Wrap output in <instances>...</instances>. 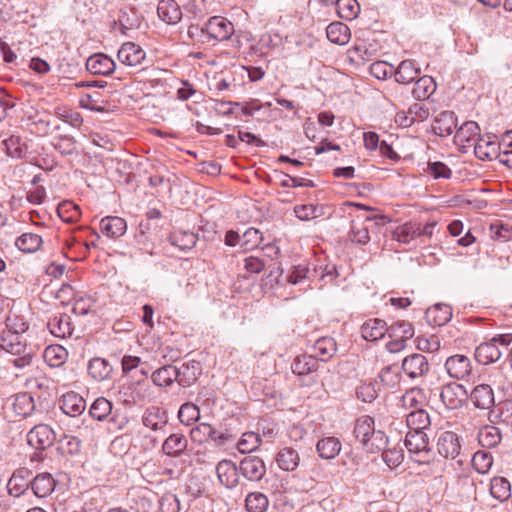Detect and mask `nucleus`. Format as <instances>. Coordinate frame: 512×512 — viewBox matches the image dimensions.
Wrapping results in <instances>:
<instances>
[{"label":"nucleus","instance_id":"nucleus-1","mask_svg":"<svg viewBox=\"0 0 512 512\" xmlns=\"http://www.w3.org/2000/svg\"><path fill=\"white\" fill-rule=\"evenodd\" d=\"M1 352L12 356L8 361L16 368L23 369L32 364V349L27 347L22 335L17 331L5 330L0 334Z\"/></svg>","mask_w":512,"mask_h":512},{"label":"nucleus","instance_id":"nucleus-2","mask_svg":"<svg viewBox=\"0 0 512 512\" xmlns=\"http://www.w3.org/2000/svg\"><path fill=\"white\" fill-rule=\"evenodd\" d=\"M354 436L368 453H377L388 445V437L374 427V419L368 415L359 417L354 426Z\"/></svg>","mask_w":512,"mask_h":512},{"label":"nucleus","instance_id":"nucleus-3","mask_svg":"<svg viewBox=\"0 0 512 512\" xmlns=\"http://www.w3.org/2000/svg\"><path fill=\"white\" fill-rule=\"evenodd\" d=\"M405 446L412 460L419 464L429 463L433 456L429 438L424 431H408Z\"/></svg>","mask_w":512,"mask_h":512},{"label":"nucleus","instance_id":"nucleus-4","mask_svg":"<svg viewBox=\"0 0 512 512\" xmlns=\"http://www.w3.org/2000/svg\"><path fill=\"white\" fill-rule=\"evenodd\" d=\"M388 222L385 215H365L363 217L357 215L352 220L349 238L352 242L365 245L370 241L369 230L373 225H384Z\"/></svg>","mask_w":512,"mask_h":512},{"label":"nucleus","instance_id":"nucleus-5","mask_svg":"<svg viewBox=\"0 0 512 512\" xmlns=\"http://www.w3.org/2000/svg\"><path fill=\"white\" fill-rule=\"evenodd\" d=\"M401 370L410 380L422 382L430 372V364L423 354L412 353L402 360Z\"/></svg>","mask_w":512,"mask_h":512},{"label":"nucleus","instance_id":"nucleus-6","mask_svg":"<svg viewBox=\"0 0 512 512\" xmlns=\"http://www.w3.org/2000/svg\"><path fill=\"white\" fill-rule=\"evenodd\" d=\"M240 475L248 481H260L266 474L264 461L258 456H246L239 463Z\"/></svg>","mask_w":512,"mask_h":512},{"label":"nucleus","instance_id":"nucleus-7","mask_svg":"<svg viewBox=\"0 0 512 512\" xmlns=\"http://www.w3.org/2000/svg\"><path fill=\"white\" fill-rule=\"evenodd\" d=\"M218 481L227 489L235 488L239 483V465L228 459L219 461L215 468Z\"/></svg>","mask_w":512,"mask_h":512},{"label":"nucleus","instance_id":"nucleus-8","mask_svg":"<svg viewBox=\"0 0 512 512\" xmlns=\"http://www.w3.org/2000/svg\"><path fill=\"white\" fill-rule=\"evenodd\" d=\"M54 440V431L45 424L34 426L27 434L28 444L37 450H45L53 444Z\"/></svg>","mask_w":512,"mask_h":512},{"label":"nucleus","instance_id":"nucleus-9","mask_svg":"<svg viewBox=\"0 0 512 512\" xmlns=\"http://www.w3.org/2000/svg\"><path fill=\"white\" fill-rule=\"evenodd\" d=\"M117 58L126 66L136 67L145 60L146 52L134 42H125L119 48Z\"/></svg>","mask_w":512,"mask_h":512},{"label":"nucleus","instance_id":"nucleus-10","mask_svg":"<svg viewBox=\"0 0 512 512\" xmlns=\"http://www.w3.org/2000/svg\"><path fill=\"white\" fill-rule=\"evenodd\" d=\"M438 453L444 458L455 459L461 450L459 437L455 432H441L437 439Z\"/></svg>","mask_w":512,"mask_h":512},{"label":"nucleus","instance_id":"nucleus-11","mask_svg":"<svg viewBox=\"0 0 512 512\" xmlns=\"http://www.w3.org/2000/svg\"><path fill=\"white\" fill-rule=\"evenodd\" d=\"M86 69L91 74L108 76L116 69L114 60L104 53H95L86 60Z\"/></svg>","mask_w":512,"mask_h":512},{"label":"nucleus","instance_id":"nucleus-12","mask_svg":"<svg viewBox=\"0 0 512 512\" xmlns=\"http://www.w3.org/2000/svg\"><path fill=\"white\" fill-rule=\"evenodd\" d=\"M206 24L210 41H224L229 39L234 33L233 24L220 16L211 17Z\"/></svg>","mask_w":512,"mask_h":512},{"label":"nucleus","instance_id":"nucleus-13","mask_svg":"<svg viewBox=\"0 0 512 512\" xmlns=\"http://www.w3.org/2000/svg\"><path fill=\"white\" fill-rule=\"evenodd\" d=\"M445 369L451 378L462 380L472 371L471 361L465 355L456 354L447 358Z\"/></svg>","mask_w":512,"mask_h":512},{"label":"nucleus","instance_id":"nucleus-14","mask_svg":"<svg viewBox=\"0 0 512 512\" xmlns=\"http://www.w3.org/2000/svg\"><path fill=\"white\" fill-rule=\"evenodd\" d=\"M499 149L495 135L479 136L474 145L475 156L480 160H492L500 157Z\"/></svg>","mask_w":512,"mask_h":512},{"label":"nucleus","instance_id":"nucleus-15","mask_svg":"<svg viewBox=\"0 0 512 512\" xmlns=\"http://www.w3.org/2000/svg\"><path fill=\"white\" fill-rule=\"evenodd\" d=\"M466 391L458 383H449L441 389L440 398L448 409H457L462 406Z\"/></svg>","mask_w":512,"mask_h":512},{"label":"nucleus","instance_id":"nucleus-16","mask_svg":"<svg viewBox=\"0 0 512 512\" xmlns=\"http://www.w3.org/2000/svg\"><path fill=\"white\" fill-rule=\"evenodd\" d=\"M31 475L32 471L29 468L20 467L16 469L7 484L9 494L14 497L23 495L30 486L28 480Z\"/></svg>","mask_w":512,"mask_h":512},{"label":"nucleus","instance_id":"nucleus-17","mask_svg":"<svg viewBox=\"0 0 512 512\" xmlns=\"http://www.w3.org/2000/svg\"><path fill=\"white\" fill-rule=\"evenodd\" d=\"M470 399L478 409L491 410L495 405L494 392L488 384H480L474 387Z\"/></svg>","mask_w":512,"mask_h":512},{"label":"nucleus","instance_id":"nucleus-18","mask_svg":"<svg viewBox=\"0 0 512 512\" xmlns=\"http://www.w3.org/2000/svg\"><path fill=\"white\" fill-rule=\"evenodd\" d=\"M503 350L492 339L489 342L481 343L475 349V359L482 365H488L498 361Z\"/></svg>","mask_w":512,"mask_h":512},{"label":"nucleus","instance_id":"nucleus-19","mask_svg":"<svg viewBox=\"0 0 512 512\" xmlns=\"http://www.w3.org/2000/svg\"><path fill=\"white\" fill-rule=\"evenodd\" d=\"M60 408L66 415L76 417L84 412L86 402L79 394L71 391L61 397Z\"/></svg>","mask_w":512,"mask_h":512},{"label":"nucleus","instance_id":"nucleus-20","mask_svg":"<svg viewBox=\"0 0 512 512\" xmlns=\"http://www.w3.org/2000/svg\"><path fill=\"white\" fill-rule=\"evenodd\" d=\"M200 372L201 367L199 362L192 360L183 363L180 367H176V382L182 387H189L197 380Z\"/></svg>","mask_w":512,"mask_h":512},{"label":"nucleus","instance_id":"nucleus-21","mask_svg":"<svg viewBox=\"0 0 512 512\" xmlns=\"http://www.w3.org/2000/svg\"><path fill=\"white\" fill-rule=\"evenodd\" d=\"M56 481L50 473H40L30 481L33 494L38 498L49 496L55 489Z\"/></svg>","mask_w":512,"mask_h":512},{"label":"nucleus","instance_id":"nucleus-22","mask_svg":"<svg viewBox=\"0 0 512 512\" xmlns=\"http://www.w3.org/2000/svg\"><path fill=\"white\" fill-rule=\"evenodd\" d=\"M101 232L109 238H119L127 230L126 221L118 216H106L100 221Z\"/></svg>","mask_w":512,"mask_h":512},{"label":"nucleus","instance_id":"nucleus-23","mask_svg":"<svg viewBox=\"0 0 512 512\" xmlns=\"http://www.w3.org/2000/svg\"><path fill=\"white\" fill-rule=\"evenodd\" d=\"M388 331L386 322L379 318L369 319L361 326V335L367 341L382 339Z\"/></svg>","mask_w":512,"mask_h":512},{"label":"nucleus","instance_id":"nucleus-24","mask_svg":"<svg viewBox=\"0 0 512 512\" xmlns=\"http://www.w3.org/2000/svg\"><path fill=\"white\" fill-rule=\"evenodd\" d=\"M47 327L52 335L59 338L71 336L73 332L71 318L64 313H59L51 317L47 323Z\"/></svg>","mask_w":512,"mask_h":512},{"label":"nucleus","instance_id":"nucleus-25","mask_svg":"<svg viewBox=\"0 0 512 512\" xmlns=\"http://www.w3.org/2000/svg\"><path fill=\"white\" fill-rule=\"evenodd\" d=\"M159 18L169 25L178 23L182 18V12L175 0H161L157 6Z\"/></svg>","mask_w":512,"mask_h":512},{"label":"nucleus","instance_id":"nucleus-26","mask_svg":"<svg viewBox=\"0 0 512 512\" xmlns=\"http://www.w3.org/2000/svg\"><path fill=\"white\" fill-rule=\"evenodd\" d=\"M451 317L452 308L442 303L429 307L425 312L427 322L433 326H443L450 321Z\"/></svg>","mask_w":512,"mask_h":512},{"label":"nucleus","instance_id":"nucleus-27","mask_svg":"<svg viewBox=\"0 0 512 512\" xmlns=\"http://www.w3.org/2000/svg\"><path fill=\"white\" fill-rule=\"evenodd\" d=\"M188 440L180 433L169 435L162 444V451L170 457H180L187 449Z\"/></svg>","mask_w":512,"mask_h":512},{"label":"nucleus","instance_id":"nucleus-28","mask_svg":"<svg viewBox=\"0 0 512 512\" xmlns=\"http://www.w3.org/2000/svg\"><path fill=\"white\" fill-rule=\"evenodd\" d=\"M278 467L287 472L295 471L300 464V456L297 450L292 447L280 449L275 457Z\"/></svg>","mask_w":512,"mask_h":512},{"label":"nucleus","instance_id":"nucleus-29","mask_svg":"<svg viewBox=\"0 0 512 512\" xmlns=\"http://www.w3.org/2000/svg\"><path fill=\"white\" fill-rule=\"evenodd\" d=\"M457 126L456 117L452 111L440 112L434 120L433 131L436 135L447 137L453 133Z\"/></svg>","mask_w":512,"mask_h":512},{"label":"nucleus","instance_id":"nucleus-30","mask_svg":"<svg viewBox=\"0 0 512 512\" xmlns=\"http://www.w3.org/2000/svg\"><path fill=\"white\" fill-rule=\"evenodd\" d=\"M395 80L400 84H409L416 80L420 75V68L413 60H403L394 69Z\"/></svg>","mask_w":512,"mask_h":512},{"label":"nucleus","instance_id":"nucleus-31","mask_svg":"<svg viewBox=\"0 0 512 512\" xmlns=\"http://www.w3.org/2000/svg\"><path fill=\"white\" fill-rule=\"evenodd\" d=\"M113 367L108 360L95 357L89 361L88 373L96 381H104L111 377Z\"/></svg>","mask_w":512,"mask_h":512},{"label":"nucleus","instance_id":"nucleus-32","mask_svg":"<svg viewBox=\"0 0 512 512\" xmlns=\"http://www.w3.org/2000/svg\"><path fill=\"white\" fill-rule=\"evenodd\" d=\"M167 422L166 412L156 407L147 409L142 417L143 425L154 431L162 430L167 425Z\"/></svg>","mask_w":512,"mask_h":512},{"label":"nucleus","instance_id":"nucleus-33","mask_svg":"<svg viewBox=\"0 0 512 512\" xmlns=\"http://www.w3.org/2000/svg\"><path fill=\"white\" fill-rule=\"evenodd\" d=\"M341 442L336 437H325L316 444V450L323 459H334L341 451Z\"/></svg>","mask_w":512,"mask_h":512},{"label":"nucleus","instance_id":"nucleus-34","mask_svg":"<svg viewBox=\"0 0 512 512\" xmlns=\"http://www.w3.org/2000/svg\"><path fill=\"white\" fill-rule=\"evenodd\" d=\"M436 90V83L431 76L418 77L412 89V95L416 100L428 99Z\"/></svg>","mask_w":512,"mask_h":512},{"label":"nucleus","instance_id":"nucleus-35","mask_svg":"<svg viewBox=\"0 0 512 512\" xmlns=\"http://www.w3.org/2000/svg\"><path fill=\"white\" fill-rule=\"evenodd\" d=\"M326 35L330 42L344 45L350 39V29L341 22H332L326 28Z\"/></svg>","mask_w":512,"mask_h":512},{"label":"nucleus","instance_id":"nucleus-36","mask_svg":"<svg viewBox=\"0 0 512 512\" xmlns=\"http://www.w3.org/2000/svg\"><path fill=\"white\" fill-rule=\"evenodd\" d=\"M406 423L409 431H424L430 426L429 414L424 409L411 411L406 416Z\"/></svg>","mask_w":512,"mask_h":512},{"label":"nucleus","instance_id":"nucleus-37","mask_svg":"<svg viewBox=\"0 0 512 512\" xmlns=\"http://www.w3.org/2000/svg\"><path fill=\"white\" fill-rule=\"evenodd\" d=\"M197 240V234L191 231H174L169 236L170 243L183 251L192 249Z\"/></svg>","mask_w":512,"mask_h":512},{"label":"nucleus","instance_id":"nucleus-38","mask_svg":"<svg viewBox=\"0 0 512 512\" xmlns=\"http://www.w3.org/2000/svg\"><path fill=\"white\" fill-rule=\"evenodd\" d=\"M8 156L12 158H23L28 150L26 142L16 135H12L2 142Z\"/></svg>","mask_w":512,"mask_h":512},{"label":"nucleus","instance_id":"nucleus-39","mask_svg":"<svg viewBox=\"0 0 512 512\" xmlns=\"http://www.w3.org/2000/svg\"><path fill=\"white\" fill-rule=\"evenodd\" d=\"M12 406L14 412L22 417H27L31 415V413L35 409L33 397L26 392L15 395Z\"/></svg>","mask_w":512,"mask_h":512},{"label":"nucleus","instance_id":"nucleus-40","mask_svg":"<svg viewBox=\"0 0 512 512\" xmlns=\"http://www.w3.org/2000/svg\"><path fill=\"white\" fill-rule=\"evenodd\" d=\"M153 383L159 387L170 386L177 379L176 366L165 365L152 373Z\"/></svg>","mask_w":512,"mask_h":512},{"label":"nucleus","instance_id":"nucleus-41","mask_svg":"<svg viewBox=\"0 0 512 512\" xmlns=\"http://www.w3.org/2000/svg\"><path fill=\"white\" fill-rule=\"evenodd\" d=\"M68 352L61 345H51L44 350V360L51 367H60L67 359Z\"/></svg>","mask_w":512,"mask_h":512},{"label":"nucleus","instance_id":"nucleus-42","mask_svg":"<svg viewBox=\"0 0 512 512\" xmlns=\"http://www.w3.org/2000/svg\"><path fill=\"white\" fill-rule=\"evenodd\" d=\"M336 351V344L332 338H320L313 346V356L315 359L326 361L331 358Z\"/></svg>","mask_w":512,"mask_h":512},{"label":"nucleus","instance_id":"nucleus-43","mask_svg":"<svg viewBox=\"0 0 512 512\" xmlns=\"http://www.w3.org/2000/svg\"><path fill=\"white\" fill-rule=\"evenodd\" d=\"M317 367L318 361L312 354L297 356L292 363V371L298 375H306L312 371H316Z\"/></svg>","mask_w":512,"mask_h":512},{"label":"nucleus","instance_id":"nucleus-44","mask_svg":"<svg viewBox=\"0 0 512 512\" xmlns=\"http://www.w3.org/2000/svg\"><path fill=\"white\" fill-rule=\"evenodd\" d=\"M311 273H316L318 280L322 282L319 288H322L324 285L331 283L338 275L336 266L330 263H324L320 260L318 264L313 265L311 268Z\"/></svg>","mask_w":512,"mask_h":512},{"label":"nucleus","instance_id":"nucleus-45","mask_svg":"<svg viewBox=\"0 0 512 512\" xmlns=\"http://www.w3.org/2000/svg\"><path fill=\"white\" fill-rule=\"evenodd\" d=\"M42 244V238L38 234L34 233H23L16 241V247L25 253L36 252Z\"/></svg>","mask_w":512,"mask_h":512},{"label":"nucleus","instance_id":"nucleus-46","mask_svg":"<svg viewBox=\"0 0 512 512\" xmlns=\"http://www.w3.org/2000/svg\"><path fill=\"white\" fill-rule=\"evenodd\" d=\"M501 441L500 430L495 426H485L478 433V442L484 448H493Z\"/></svg>","mask_w":512,"mask_h":512},{"label":"nucleus","instance_id":"nucleus-47","mask_svg":"<svg viewBox=\"0 0 512 512\" xmlns=\"http://www.w3.org/2000/svg\"><path fill=\"white\" fill-rule=\"evenodd\" d=\"M480 136V127L474 121H467L456 131L455 140L460 143H468L477 140Z\"/></svg>","mask_w":512,"mask_h":512},{"label":"nucleus","instance_id":"nucleus-48","mask_svg":"<svg viewBox=\"0 0 512 512\" xmlns=\"http://www.w3.org/2000/svg\"><path fill=\"white\" fill-rule=\"evenodd\" d=\"M490 493L501 502L509 499L511 496L510 482L504 477L493 478L491 480Z\"/></svg>","mask_w":512,"mask_h":512},{"label":"nucleus","instance_id":"nucleus-49","mask_svg":"<svg viewBox=\"0 0 512 512\" xmlns=\"http://www.w3.org/2000/svg\"><path fill=\"white\" fill-rule=\"evenodd\" d=\"M245 506L248 512H265L269 506V500L261 492H251L246 496Z\"/></svg>","mask_w":512,"mask_h":512},{"label":"nucleus","instance_id":"nucleus-50","mask_svg":"<svg viewBox=\"0 0 512 512\" xmlns=\"http://www.w3.org/2000/svg\"><path fill=\"white\" fill-rule=\"evenodd\" d=\"M390 338H397L407 342L414 336V328L411 323L398 321L388 327L387 331Z\"/></svg>","mask_w":512,"mask_h":512},{"label":"nucleus","instance_id":"nucleus-51","mask_svg":"<svg viewBox=\"0 0 512 512\" xmlns=\"http://www.w3.org/2000/svg\"><path fill=\"white\" fill-rule=\"evenodd\" d=\"M324 206L302 204L294 207V213L302 221H309L324 215Z\"/></svg>","mask_w":512,"mask_h":512},{"label":"nucleus","instance_id":"nucleus-52","mask_svg":"<svg viewBox=\"0 0 512 512\" xmlns=\"http://www.w3.org/2000/svg\"><path fill=\"white\" fill-rule=\"evenodd\" d=\"M417 229V223L407 222L396 228L394 231V238L399 242L408 244L419 237L420 232Z\"/></svg>","mask_w":512,"mask_h":512},{"label":"nucleus","instance_id":"nucleus-53","mask_svg":"<svg viewBox=\"0 0 512 512\" xmlns=\"http://www.w3.org/2000/svg\"><path fill=\"white\" fill-rule=\"evenodd\" d=\"M336 8L339 16L345 20H352L360 12V5L357 0H336Z\"/></svg>","mask_w":512,"mask_h":512},{"label":"nucleus","instance_id":"nucleus-54","mask_svg":"<svg viewBox=\"0 0 512 512\" xmlns=\"http://www.w3.org/2000/svg\"><path fill=\"white\" fill-rule=\"evenodd\" d=\"M58 216L67 223H72L77 221L80 216V208L74 204L72 201H64L60 203L57 207Z\"/></svg>","mask_w":512,"mask_h":512},{"label":"nucleus","instance_id":"nucleus-55","mask_svg":"<svg viewBox=\"0 0 512 512\" xmlns=\"http://www.w3.org/2000/svg\"><path fill=\"white\" fill-rule=\"evenodd\" d=\"M112 411V404L104 397L97 398L89 409V414L93 419L103 421Z\"/></svg>","mask_w":512,"mask_h":512},{"label":"nucleus","instance_id":"nucleus-56","mask_svg":"<svg viewBox=\"0 0 512 512\" xmlns=\"http://www.w3.org/2000/svg\"><path fill=\"white\" fill-rule=\"evenodd\" d=\"M424 400L423 390L420 388H412L402 396V406L406 409H422V403Z\"/></svg>","mask_w":512,"mask_h":512},{"label":"nucleus","instance_id":"nucleus-57","mask_svg":"<svg viewBox=\"0 0 512 512\" xmlns=\"http://www.w3.org/2000/svg\"><path fill=\"white\" fill-rule=\"evenodd\" d=\"M200 417L198 406L191 402H186L181 405L178 411V418L184 425L190 426Z\"/></svg>","mask_w":512,"mask_h":512},{"label":"nucleus","instance_id":"nucleus-58","mask_svg":"<svg viewBox=\"0 0 512 512\" xmlns=\"http://www.w3.org/2000/svg\"><path fill=\"white\" fill-rule=\"evenodd\" d=\"M262 240V233L258 229L250 227L241 235L240 247L244 250H252L258 247Z\"/></svg>","mask_w":512,"mask_h":512},{"label":"nucleus","instance_id":"nucleus-59","mask_svg":"<svg viewBox=\"0 0 512 512\" xmlns=\"http://www.w3.org/2000/svg\"><path fill=\"white\" fill-rule=\"evenodd\" d=\"M190 437L193 442L204 443L215 437V429L207 423H200L190 431Z\"/></svg>","mask_w":512,"mask_h":512},{"label":"nucleus","instance_id":"nucleus-60","mask_svg":"<svg viewBox=\"0 0 512 512\" xmlns=\"http://www.w3.org/2000/svg\"><path fill=\"white\" fill-rule=\"evenodd\" d=\"M472 464L477 472L484 474L491 468L493 457L489 452L480 450L474 453Z\"/></svg>","mask_w":512,"mask_h":512},{"label":"nucleus","instance_id":"nucleus-61","mask_svg":"<svg viewBox=\"0 0 512 512\" xmlns=\"http://www.w3.org/2000/svg\"><path fill=\"white\" fill-rule=\"evenodd\" d=\"M260 436L254 432H247L242 435L237 443V448L241 453H250L260 445Z\"/></svg>","mask_w":512,"mask_h":512},{"label":"nucleus","instance_id":"nucleus-62","mask_svg":"<svg viewBox=\"0 0 512 512\" xmlns=\"http://www.w3.org/2000/svg\"><path fill=\"white\" fill-rule=\"evenodd\" d=\"M381 382L390 388H394L400 382V374L396 366L389 365L384 367L379 373Z\"/></svg>","mask_w":512,"mask_h":512},{"label":"nucleus","instance_id":"nucleus-63","mask_svg":"<svg viewBox=\"0 0 512 512\" xmlns=\"http://www.w3.org/2000/svg\"><path fill=\"white\" fill-rule=\"evenodd\" d=\"M490 236L493 240L508 242L512 240V226L503 223H495L490 226Z\"/></svg>","mask_w":512,"mask_h":512},{"label":"nucleus","instance_id":"nucleus-64","mask_svg":"<svg viewBox=\"0 0 512 512\" xmlns=\"http://www.w3.org/2000/svg\"><path fill=\"white\" fill-rule=\"evenodd\" d=\"M356 394L358 399L371 403L378 396L377 384L373 382L363 383L357 387Z\"/></svg>","mask_w":512,"mask_h":512}]
</instances>
